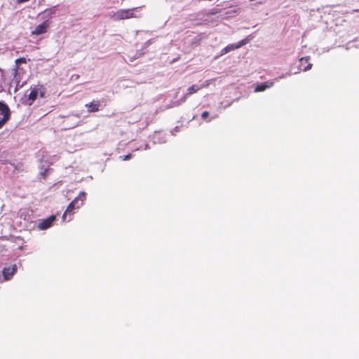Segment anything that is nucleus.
Segmentation results:
<instances>
[{
	"label": "nucleus",
	"instance_id": "obj_1",
	"mask_svg": "<svg viewBox=\"0 0 359 359\" xmlns=\"http://www.w3.org/2000/svg\"><path fill=\"white\" fill-rule=\"evenodd\" d=\"M22 64H27V59L25 57H20L16 59L15 61V67L13 68V76L14 80L16 83L15 90L17 89L22 88L24 85L26 83V81H23L22 83H20L21 76L25 73L22 67H21V65Z\"/></svg>",
	"mask_w": 359,
	"mask_h": 359
},
{
	"label": "nucleus",
	"instance_id": "obj_2",
	"mask_svg": "<svg viewBox=\"0 0 359 359\" xmlns=\"http://www.w3.org/2000/svg\"><path fill=\"white\" fill-rule=\"evenodd\" d=\"M86 200V194L84 192H81L67 206L66 210L65 211L62 219L65 220L67 215H72L74 213L75 209H79L83 204L84 201Z\"/></svg>",
	"mask_w": 359,
	"mask_h": 359
},
{
	"label": "nucleus",
	"instance_id": "obj_3",
	"mask_svg": "<svg viewBox=\"0 0 359 359\" xmlns=\"http://www.w3.org/2000/svg\"><path fill=\"white\" fill-rule=\"evenodd\" d=\"M46 89L41 84L35 85L30 87V93L26 100L28 105H32L36 100L37 97L43 98L46 95Z\"/></svg>",
	"mask_w": 359,
	"mask_h": 359
},
{
	"label": "nucleus",
	"instance_id": "obj_4",
	"mask_svg": "<svg viewBox=\"0 0 359 359\" xmlns=\"http://www.w3.org/2000/svg\"><path fill=\"white\" fill-rule=\"evenodd\" d=\"M136 9L137 8H133L129 9H120L116 12L114 13L111 18L116 21L137 18V15L134 12Z\"/></svg>",
	"mask_w": 359,
	"mask_h": 359
},
{
	"label": "nucleus",
	"instance_id": "obj_5",
	"mask_svg": "<svg viewBox=\"0 0 359 359\" xmlns=\"http://www.w3.org/2000/svg\"><path fill=\"white\" fill-rule=\"evenodd\" d=\"M0 128H1L11 116L10 109L3 101H0Z\"/></svg>",
	"mask_w": 359,
	"mask_h": 359
},
{
	"label": "nucleus",
	"instance_id": "obj_6",
	"mask_svg": "<svg viewBox=\"0 0 359 359\" xmlns=\"http://www.w3.org/2000/svg\"><path fill=\"white\" fill-rule=\"evenodd\" d=\"M50 25L51 22L49 20H44L42 23L37 25L35 29L31 32V35L39 36L46 33Z\"/></svg>",
	"mask_w": 359,
	"mask_h": 359
},
{
	"label": "nucleus",
	"instance_id": "obj_7",
	"mask_svg": "<svg viewBox=\"0 0 359 359\" xmlns=\"http://www.w3.org/2000/svg\"><path fill=\"white\" fill-rule=\"evenodd\" d=\"M56 217L55 215H50L48 218L42 219L39 224H38V229L39 230H45L50 227L53 223V222L55 220Z\"/></svg>",
	"mask_w": 359,
	"mask_h": 359
},
{
	"label": "nucleus",
	"instance_id": "obj_8",
	"mask_svg": "<svg viewBox=\"0 0 359 359\" xmlns=\"http://www.w3.org/2000/svg\"><path fill=\"white\" fill-rule=\"evenodd\" d=\"M16 271L17 266L15 264H13L8 267H4L2 271V273L4 276L3 280L6 281L11 279Z\"/></svg>",
	"mask_w": 359,
	"mask_h": 359
},
{
	"label": "nucleus",
	"instance_id": "obj_9",
	"mask_svg": "<svg viewBox=\"0 0 359 359\" xmlns=\"http://www.w3.org/2000/svg\"><path fill=\"white\" fill-rule=\"evenodd\" d=\"M201 89V87L196 86V85H192L191 86L188 88L187 94L184 95V97L181 99V100L175 102L174 106H175V107L179 106L182 102H184L186 101L187 97L190 96L192 94L197 93Z\"/></svg>",
	"mask_w": 359,
	"mask_h": 359
},
{
	"label": "nucleus",
	"instance_id": "obj_10",
	"mask_svg": "<svg viewBox=\"0 0 359 359\" xmlns=\"http://www.w3.org/2000/svg\"><path fill=\"white\" fill-rule=\"evenodd\" d=\"M247 43L245 39L241 41L237 44H229L221 50V55H224L231 50L238 49Z\"/></svg>",
	"mask_w": 359,
	"mask_h": 359
},
{
	"label": "nucleus",
	"instance_id": "obj_11",
	"mask_svg": "<svg viewBox=\"0 0 359 359\" xmlns=\"http://www.w3.org/2000/svg\"><path fill=\"white\" fill-rule=\"evenodd\" d=\"M85 107L87 108L89 113L97 112L100 110V102L99 100H93L86 104Z\"/></svg>",
	"mask_w": 359,
	"mask_h": 359
},
{
	"label": "nucleus",
	"instance_id": "obj_12",
	"mask_svg": "<svg viewBox=\"0 0 359 359\" xmlns=\"http://www.w3.org/2000/svg\"><path fill=\"white\" fill-rule=\"evenodd\" d=\"M309 57H302L299 60V66L301 67H303L302 69L304 71L309 70L311 68L312 64L311 63H309Z\"/></svg>",
	"mask_w": 359,
	"mask_h": 359
},
{
	"label": "nucleus",
	"instance_id": "obj_13",
	"mask_svg": "<svg viewBox=\"0 0 359 359\" xmlns=\"http://www.w3.org/2000/svg\"><path fill=\"white\" fill-rule=\"evenodd\" d=\"M273 83H260V84H258L255 89V92H261V91H264L265 90L266 88H270L271 86H272Z\"/></svg>",
	"mask_w": 359,
	"mask_h": 359
},
{
	"label": "nucleus",
	"instance_id": "obj_14",
	"mask_svg": "<svg viewBox=\"0 0 359 359\" xmlns=\"http://www.w3.org/2000/svg\"><path fill=\"white\" fill-rule=\"evenodd\" d=\"M56 12L55 6H53L52 8H49L47 9H45L42 14L45 15V17L51 18Z\"/></svg>",
	"mask_w": 359,
	"mask_h": 359
},
{
	"label": "nucleus",
	"instance_id": "obj_15",
	"mask_svg": "<svg viewBox=\"0 0 359 359\" xmlns=\"http://www.w3.org/2000/svg\"><path fill=\"white\" fill-rule=\"evenodd\" d=\"M3 77H4V71L0 68V93L4 90V86L1 83Z\"/></svg>",
	"mask_w": 359,
	"mask_h": 359
},
{
	"label": "nucleus",
	"instance_id": "obj_16",
	"mask_svg": "<svg viewBox=\"0 0 359 359\" xmlns=\"http://www.w3.org/2000/svg\"><path fill=\"white\" fill-rule=\"evenodd\" d=\"M132 158V154H129L125 156H120V158L122 161H128Z\"/></svg>",
	"mask_w": 359,
	"mask_h": 359
},
{
	"label": "nucleus",
	"instance_id": "obj_17",
	"mask_svg": "<svg viewBox=\"0 0 359 359\" xmlns=\"http://www.w3.org/2000/svg\"><path fill=\"white\" fill-rule=\"evenodd\" d=\"M209 112L208 111H205L202 113L201 114V118L203 119V120H206L208 116H209Z\"/></svg>",
	"mask_w": 359,
	"mask_h": 359
},
{
	"label": "nucleus",
	"instance_id": "obj_18",
	"mask_svg": "<svg viewBox=\"0 0 359 359\" xmlns=\"http://www.w3.org/2000/svg\"><path fill=\"white\" fill-rule=\"evenodd\" d=\"M210 84V80L205 81L202 85L200 86L202 88H207Z\"/></svg>",
	"mask_w": 359,
	"mask_h": 359
},
{
	"label": "nucleus",
	"instance_id": "obj_19",
	"mask_svg": "<svg viewBox=\"0 0 359 359\" xmlns=\"http://www.w3.org/2000/svg\"><path fill=\"white\" fill-rule=\"evenodd\" d=\"M353 12H359V9L353 10Z\"/></svg>",
	"mask_w": 359,
	"mask_h": 359
}]
</instances>
